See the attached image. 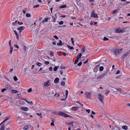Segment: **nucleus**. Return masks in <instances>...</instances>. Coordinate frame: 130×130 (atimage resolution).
Wrapping results in <instances>:
<instances>
[{
	"mask_svg": "<svg viewBox=\"0 0 130 130\" xmlns=\"http://www.w3.org/2000/svg\"><path fill=\"white\" fill-rule=\"evenodd\" d=\"M30 115V114L28 113H25V115L27 116H28Z\"/></svg>",
	"mask_w": 130,
	"mask_h": 130,
	"instance_id": "obj_56",
	"label": "nucleus"
},
{
	"mask_svg": "<svg viewBox=\"0 0 130 130\" xmlns=\"http://www.w3.org/2000/svg\"><path fill=\"white\" fill-rule=\"evenodd\" d=\"M7 89L6 88H4L2 89L1 91L2 92H4V91H5Z\"/></svg>",
	"mask_w": 130,
	"mask_h": 130,
	"instance_id": "obj_44",
	"label": "nucleus"
},
{
	"mask_svg": "<svg viewBox=\"0 0 130 130\" xmlns=\"http://www.w3.org/2000/svg\"><path fill=\"white\" fill-rule=\"evenodd\" d=\"M82 53H80L77 56V58H78V59H80L82 56Z\"/></svg>",
	"mask_w": 130,
	"mask_h": 130,
	"instance_id": "obj_23",
	"label": "nucleus"
},
{
	"mask_svg": "<svg viewBox=\"0 0 130 130\" xmlns=\"http://www.w3.org/2000/svg\"><path fill=\"white\" fill-rule=\"evenodd\" d=\"M21 109L22 110L26 111L28 110V108L27 107H21Z\"/></svg>",
	"mask_w": 130,
	"mask_h": 130,
	"instance_id": "obj_12",
	"label": "nucleus"
},
{
	"mask_svg": "<svg viewBox=\"0 0 130 130\" xmlns=\"http://www.w3.org/2000/svg\"><path fill=\"white\" fill-rule=\"evenodd\" d=\"M110 92V91L109 90H107L106 91V93L108 94V93Z\"/></svg>",
	"mask_w": 130,
	"mask_h": 130,
	"instance_id": "obj_61",
	"label": "nucleus"
},
{
	"mask_svg": "<svg viewBox=\"0 0 130 130\" xmlns=\"http://www.w3.org/2000/svg\"><path fill=\"white\" fill-rule=\"evenodd\" d=\"M13 50V48L12 47H10V54H11Z\"/></svg>",
	"mask_w": 130,
	"mask_h": 130,
	"instance_id": "obj_25",
	"label": "nucleus"
},
{
	"mask_svg": "<svg viewBox=\"0 0 130 130\" xmlns=\"http://www.w3.org/2000/svg\"><path fill=\"white\" fill-rule=\"evenodd\" d=\"M79 108L78 107H74L71 108V110L74 111H76Z\"/></svg>",
	"mask_w": 130,
	"mask_h": 130,
	"instance_id": "obj_9",
	"label": "nucleus"
},
{
	"mask_svg": "<svg viewBox=\"0 0 130 130\" xmlns=\"http://www.w3.org/2000/svg\"><path fill=\"white\" fill-rule=\"evenodd\" d=\"M23 23L22 22H20L18 21V24L19 25H21L23 24Z\"/></svg>",
	"mask_w": 130,
	"mask_h": 130,
	"instance_id": "obj_37",
	"label": "nucleus"
},
{
	"mask_svg": "<svg viewBox=\"0 0 130 130\" xmlns=\"http://www.w3.org/2000/svg\"><path fill=\"white\" fill-rule=\"evenodd\" d=\"M58 68V66H55L54 67V70L55 71H56Z\"/></svg>",
	"mask_w": 130,
	"mask_h": 130,
	"instance_id": "obj_28",
	"label": "nucleus"
},
{
	"mask_svg": "<svg viewBox=\"0 0 130 130\" xmlns=\"http://www.w3.org/2000/svg\"><path fill=\"white\" fill-rule=\"evenodd\" d=\"M51 80H48L47 81L45 82L43 84L44 87H48L50 85Z\"/></svg>",
	"mask_w": 130,
	"mask_h": 130,
	"instance_id": "obj_5",
	"label": "nucleus"
},
{
	"mask_svg": "<svg viewBox=\"0 0 130 130\" xmlns=\"http://www.w3.org/2000/svg\"><path fill=\"white\" fill-rule=\"evenodd\" d=\"M32 89L31 88H30L27 91L28 92H30L32 91Z\"/></svg>",
	"mask_w": 130,
	"mask_h": 130,
	"instance_id": "obj_49",
	"label": "nucleus"
},
{
	"mask_svg": "<svg viewBox=\"0 0 130 130\" xmlns=\"http://www.w3.org/2000/svg\"><path fill=\"white\" fill-rule=\"evenodd\" d=\"M122 129L125 130H127L128 128V127L126 125H124L122 126Z\"/></svg>",
	"mask_w": 130,
	"mask_h": 130,
	"instance_id": "obj_15",
	"label": "nucleus"
},
{
	"mask_svg": "<svg viewBox=\"0 0 130 130\" xmlns=\"http://www.w3.org/2000/svg\"><path fill=\"white\" fill-rule=\"evenodd\" d=\"M61 85L62 86H64L65 85V82L64 81H63L61 82Z\"/></svg>",
	"mask_w": 130,
	"mask_h": 130,
	"instance_id": "obj_33",
	"label": "nucleus"
},
{
	"mask_svg": "<svg viewBox=\"0 0 130 130\" xmlns=\"http://www.w3.org/2000/svg\"><path fill=\"white\" fill-rule=\"evenodd\" d=\"M103 40L104 41H108L109 40V39L105 37L104 38Z\"/></svg>",
	"mask_w": 130,
	"mask_h": 130,
	"instance_id": "obj_36",
	"label": "nucleus"
},
{
	"mask_svg": "<svg viewBox=\"0 0 130 130\" xmlns=\"http://www.w3.org/2000/svg\"><path fill=\"white\" fill-rule=\"evenodd\" d=\"M18 24V21L16 20L15 22H13L12 23V26L17 25Z\"/></svg>",
	"mask_w": 130,
	"mask_h": 130,
	"instance_id": "obj_18",
	"label": "nucleus"
},
{
	"mask_svg": "<svg viewBox=\"0 0 130 130\" xmlns=\"http://www.w3.org/2000/svg\"><path fill=\"white\" fill-rule=\"evenodd\" d=\"M105 74H102L101 75H100L97 77V79H100L102 78H103V77H104L105 75Z\"/></svg>",
	"mask_w": 130,
	"mask_h": 130,
	"instance_id": "obj_10",
	"label": "nucleus"
},
{
	"mask_svg": "<svg viewBox=\"0 0 130 130\" xmlns=\"http://www.w3.org/2000/svg\"><path fill=\"white\" fill-rule=\"evenodd\" d=\"M9 118V117H7L5 119V120H4V121L5 122L6 121L8 120Z\"/></svg>",
	"mask_w": 130,
	"mask_h": 130,
	"instance_id": "obj_48",
	"label": "nucleus"
},
{
	"mask_svg": "<svg viewBox=\"0 0 130 130\" xmlns=\"http://www.w3.org/2000/svg\"><path fill=\"white\" fill-rule=\"evenodd\" d=\"M89 59H88L87 60H86V61H85L84 62V64H86V63L88 61Z\"/></svg>",
	"mask_w": 130,
	"mask_h": 130,
	"instance_id": "obj_54",
	"label": "nucleus"
},
{
	"mask_svg": "<svg viewBox=\"0 0 130 130\" xmlns=\"http://www.w3.org/2000/svg\"><path fill=\"white\" fill-rule=\"evenodd\" d=\"M36 114L37 115L40 116L41 118H42V117L41 116V115H42L41 113H36Z\"/></svg>",
	"mask_w": 130,
	"mask_h": 130,
	"instance_id": "obj_43",
	"label": "nucleus"
},
{
	"mask_svg": "<svg viewBox=\"0 0 130 130\" xmlns=\"http://www.w3.org/2000/svg\"><path fill=\"white\" fill-rule=\"evenodd\" d=\"M54 37L56 39H59L58 37L56 35L54 36Z\"/></svg>",
	"mask_w": 130,
	"mask_h": 130,
	"instance_id": "obj_50",
	"label": "nucleus"
},
{
	"mask_svg": "<svg viewBox=\"0 0 130 130\" xmlns=\"http://www.w3.org/2000/svg\"><path fill=\"white\" fill-rule=\"evenodd\" d=\"M82 53H84L85 50V47H83L82 49Z\"/></svg>",
	"mask_w": 130,
	"mask_h": 130,
	"instance_id": "obj_41",
	"label": "nucleus"
},
{
	"mask_svg": "<svg viewBox=\"0 0 130 130\" xmlns=\"http://www.w3.org/2000/svg\"><path fill=\"white\" fill-rule=\"evenodd\" d=\"M40 106L39 104H37L36 105V109L37 110L40 108Z\"/></svg>",
	"mask_w": 130,
	"mask_h": 130,
	"instance_id": "obj_21",
	"label": "nucleus"
},
{
	"mask_svg": "<svg viewBox=\"0 0 130 130\" xmlns=\"http://www.w3.org/2000/svg\"><path fill=\"white\" fill-rule=\"evenodd\" d=\"M55 96H56L57 97H58V96H59L60 95L59 94H57V93H56L55 94Z\"/></svg>",
	"mask_w": 130,
	"mask_h": 130,
	"instance_id": "obj_51",
	"label": "nucleus"
},
{
	"mask_svg": "<svg viewBox=\"0 0 130 130\" xmlns=\"http://www.w3.org/2000/svg\"><path fill=\"white\" fill-rule=\"evenodd\" d=\"M49 63V62L48 61H46L44 62V63L46 65H48Z\"/></svg>",
	"mask_w": 130,
	"mask_h": 130,
	"instance_id": "obj_38",
	"label": "nucleus"
},
{
	"mask_svg": "<svg viewBox=\"0 0 130 130\" xmlns=\"http://www.w3.org/2000/svg\"><path fill=\"white\" fill-rule=\"evenodd\" d=\"M5 127V126L4 124L0 128V130H4Z\"/></svg>",
	"mask_w": 130,
	"mask_h": 130,
	"instance_id": "obj_22",
	"label": "nucleus"
},
{
	"mask_svg": "<svg viewBox=\"0 0 130 130\" xmlns=\"http://www.w3.org/2000/svg\"><path fill=\"white\" fill-rule=\"evenodd\" d=\"M40 6V5L39 4L37 5H35L33 6V7L34 8H37L39 7Z\"/></svg>",
	"mask_w": 130,
	"mask_h": 130,
	"instance_id": "obj_34",
	"label": "nucleus"
},
{
	"mask_svg": "<svg viewBox=\"0 0 130 130\" xmlns=\"http://www.w3.org/2000/svg\"><path fill=\"white\" fill-rule=\"evenodd\" d=\"M123 49V48H121L120 49L116 50L115 52V55H119L121 53Z\"/></svg>",
	"mask_w": 130,
	"mask_h": 130,
	"instance_id": "obj_6",
	"label": "nucleus"
},
{
	"mask_svg": "<svg viewBox=\"0 0 130 130\" xmlns=\"http://www.w3.org/2000/svg\"><path fill=\"white\" fill-rule=\"evenodd\" d=\"M79 59H78V58H77L76 59V60H75V62H74V64H76L78 62V61Z\"/></svg>",
	"mask_w": 130,
	"mask_h": 130,
	"instance_id": "obj_35",
	"label": "nucleus"
},
{
	"mask_svg": "<svg viewBox=\"0 0 130 130\" xmlns=\"http://www.w3.org/2000/svg\"><path fill=\"white\" fill-rule=\"evenodd\" d=\"M116 90L118 91L119 92H121V89L120 88H116Z\"/></svg>",
	"mask_w": 130,
	"mask_h": 130,
	"instance_id": "obj_40",
	"label": "nucleus"
},
{
	"mask_svg": "<svg viewBox=\"0 0 130 130\" xmlns=\"http://www.w3.org/2000/svg\"><path fill=\"white\" fill-rule=\"evenodd\" d=\"M50 55L52 56H54L53 53L52 52V51H51V52Z\"/></svg>",
	"mask_w": 130,
	"mask_h": 130,
	"instance_id": "obj_58",
	"label": "nucleus"
},
{
	"mask_svg": "<svg viewBox=\"0 0 130 130\" xmlns=\"http://www.w3.org/2000/svg\"><path fill=\"white\" fill-rule=\"evenodd\" d=\"M124 30L122 29H120L119 28L117 29L116 30V32H124Z\"/></svg>",
	"mask_w": 130,
	"mask_h": 130,
	"instance_id": "obj_8",
	"label": "nucleus"
},
{
	"mask_svg": "<svg viewBox=\"0 0 130 130\" xmlns=\"http://www.w3.org/2000/svg\"><path fill=\"white\" fill-rule=\"evenodd\" d=\"M54 122H53L51 123V125L52 126V125H54Z\"/></svg>",
	"mask_w": 130,
	"mask_h": 130,
	"instance_id": "obj_64",
	"label": "nucleus"
},
{
	"mask_svg": "<svg viewBox=\"0 0 130 130\" xmlns=\"http://www.w3.org/2000/svg\"><path fill=\"white\" fill-rule=\"evenodd\" d=\"M126 2V3L125 4V5H126L128 4H129L130 3V2L129 1H128V2Z\"/></svg>",
	"mask_w": 130,
	"mask_h": 130,
	"instance_id": "obj_59",
	"label": "nucleus"
},
{
	"mask_svg": "<svg viewBox=\"0 0 130 130\" xmlns=\"http://www.w3.org/2000/svg\"><path fill=\"white\" fill-rule=\"evenodd\" d=\"M117 11H118L117 10H113L112 11V14L115 13H116L117 12Z\"/></svg>",
	"mask_w": 130,
	"mask_h": 130,
	"instance_id": "obj_39",
	"label": "nucleus"
},
{
	"mask_svg": "<svg viewBox=\"0 0 130 130\" xmlns=\"http://www.w3.org/2000/svg\"><path fill=\"white\" fill-rule=\"evenodd\" d=\"M98 98L100 102L102 103H104V96L99 94L98 95Z\"/></svg>",
	"mask_w": 130,
	"mask_h": 130,
	"instance_id": "obj_3",
	"label": "nucleus"
},
{
	"mask_svg": "<svg viewBox=\"0 0 130 130\" xmlns=\"http://www.w3.org/2000/svg\"><path fill=\"white\" fill-rule=\"evenodd\" d=\"M120 71H119V70H118V71L117 72H116V74H119V73H120Z\"/></svg>",
	"mask_w": 130,
	"mask_h": 130,
	"instance_id": "obj_60",
	"label": "nucleus"
},
{
	"mask_svg": "<svg viewBox=\"0 0 130 130\" xmlns=\"http://www.w3.org/2000/svg\"><path fill=\"white\" fill-rule=\"evenodd\" d=\"M13 79L14 80L16 81L18 80V78L16 76H15L13 77Z\"/></svg>",
	"mask_w": 130,
	"mask_h": 130,
	"instance_id": "obj_32",
	"label": "nucleus"
},
{
	"mask_svg": "<svg viewBox=\"0 0 130 130\" xmlns=\"http://www.w3.org/2000/svg\"><path fill=\"white\" fill-rule=\"evenodd\" d=\"M84 58H84V56L81 57L80 58V60L81 61H82L84 59Z\"/></svg>",
	"mask_w": 130,
	"mask_h": 130,
	"instance_id": "obj_53",
	"label": "nucleus"
},
{
	"mask_svg": "<svg viewBox=\"0 0 130 130\" xmlns=\"http://www.w3.org/2000/svg\"><path fill=\"white\" fill-rule=\"evenodd\" d=\"M25 28V27L24 26H21L18 27L17 28V30L19 31L18 33L16 30H13L18 40L19 39V38L20 37H21V33Z\"/></svg>",
	"mask_w": 130,
	"mask_h": 130,
	"instance_id": "obj_1",
	"label": "nucleus"
},
{
	"mask_svg": "<svg viewBox=\"0 0 130 130\" xmlns=\"http://www.w3.org/2000/svg\"><path fill=\"white\" fill-rule=\"evenodd\" d=\"M67 7V6L66 4L62 5L59 7V9H62L66 8Z\"/></svg>",
	"mask_w": 130,
	"mask_h": 130,
	"instance_id": "obj_14",
	"label": "nucleus"
},
{
	"mask_svg": "<svg viewBox=\"0 0 130 130\" xmlns=\"http://www.w3.org/2000/svg\"><path fill=\"white\" fill-rule=\"evenodd\" d=\"M18 92V91L17 90H12L11 91V93H17Z\"/></svg>",
	"mask_w": 130,
	"mask_h": 130,
	"instance_id": "obj_20",
	"label": "nucleus"
},
{
	"mask_svg": "<svg viewBox=\"0 0 130 130\" xmlns=\"http://www.w3.org/2000/svg\"><path fill=\"white\" fill-rule=\"evenodd\" d=\"M42 63L40 62H38L37 63V65L39 67H40L42 65Z\"/></svg>",
	"mask_w": 130,
	"mask_h": 130,
	"instance_id": "obj_29",
	"label": "nucleus"
},
{
	"mask_svg": "<svg viewBox=\"0 0 130 130\" xmlns=\"http://www.w3.org/2000/svg\"><path fill=\"white\" fill-rule=\"evenodd\" d=\"M26 16L27 17H30L31 16V15L29 13H27L26 14Z\"/></svg>",
	"mask_w": 130,
	"mask_h": 130,
	"instance_id": "obj_30",
	"label": "nucleus"
},
{
	"mask_svg": "<svg viewBox=\"0 0 130 130\" xmlns=\"http://www.w3.org/2000/svg\"><path fill=\"white\" fill-rule=\"evenodd\" d=\"M48 19L47 18H45L44 20L42 21V22L43 23H44L45 22H47Z\"/></svg>",
	"mask_w": 130,
	"mask_h": 130,
	"instance_id": "obj_19",
	"label": "nucleus"
},
{
	"mask_svg": "<svg viewBox=\"0 0 130 130\" xmlns=\"http://www.w3.org/2000/svg\"><path fill=\"white\" fill-rule=\"evenodd\" d=\"M63 24V22L62 21H61L59 22V25H62Z\"/></svg>",
	"mask_w": 130,
	"mask_h": 130,
	"instance_id": "obj_42",
	"label": "nucleus"
},
{
	"mask_svg": "<svg viewBox=\"0 0 130 130\" xmlns=\"http://www.w3.org/2000/svg\"><path fill=\"white\" fill-rule=\"evenodd\" d=\"M14 46L15 47L17 48L18 49L19 48V47L16 44H14Z\"/></svg>",
	"mask_w": 130,
	"mask_h": 130,
	"instance_id": "obj_47",
	"label": "nucleus"
},
{
	"mask_svg": "<svg viewBox=\"0 0 130 130\" xmlns=\"http://www.w3.org/2000/svg\"><path fill=\"white\" fill-rule=\"evenodd\" d=\"M128 52H126L123 55L122 57V59H124L126 56H127L128 54Z\"/></svg>",
	"mask_w": 130,
	"mask_h": 130,
	"instance_id": "obj_11",
	"label": "nucleus"
},
{
	"mask_svg": "<svg viewBox=\"0 0 130 130\" xmlns=\"http://www.w3.org/2000/svg\"><path fill=\"white\" fill-rule=\"evenodd\" d=\"M30 127V125H26L24 127H23V129L24 130H27V129Z\"/></svg>",
	"mask_w": 130,
	"mask_h": 130,
	"instance_id": "obj_16",
	"label": "nucleus"
},
{
	"mask_svg": "<svg viewBox=\"0 0 130 130\" xmlns=\"http://www.w3.org/2000/svg\"><path fill=\"white\" fill-rule=\"evenodd\" d=\"M62 42L61 40H60L59 42L57 43V45H62Z\"/></svg>",
	"mask_w": 130,
	"mask_h": 130,
	"instance_id": "obj_24",
	"label": "nucleus"
},
{
	"mask_svg": "<svg viewBox=\"0 0 130 130\" xmlns=\"http://www.w3.org/2000/svg\"><path fill=\"white\" fill-rule=\"evenodd\" d=\"M91 16V17L93 18H98V16L95 13L94 11V10H93L92 11Z\"/></svg>",
	"mask_w": 130,
	"mask_h": 130,
	"instance_id": "obj_7",
	"label": "nucleus"
},
{
	"mask_svg": "<svg viewBox=\"0 0 130 130\" xmlns=\"http://www.w3.org/2000/svg\"><path fill=\"white\" fill-rule=\"evenodd\" d=\"M86 111L88 113H89L90 112V110L89 109H86Z\"/></svg>",
	"mask_w": 130,
	"mask_h": 130,
	"instance_id": "obj_55",
	"label": "nucleus"
},
{
	"mask_svg": "<svg viewBox=\"0 0 130 130\" xmlns=\"http://www.w3.org/2000/svg\"><path fill=\"white\" fill-rule=\"evenodd\" d=\"M92 93L90 92L86 91L85 92V96L88 99L91 98Z\"/></svg>",
	"mask_w": 130,
	"mask_h": 130,
	"instance_id": "obj_2",
	"label": "nucleus"
},
{
	"mask_svg": "<svg viewBox=\"0 0 130 130\" xmlns=\"http://www.w3.org/2000/svg\"><path fill=\"white\" fill-rule=\"evenodd\" d=\"M11 40H10L9 41V46H10V47H12L11 45Z\"/></svg>",
	"mask_w": 130,
	"mask_h": 130,
	"instance_id": "obj_46",
	"label": "nucleus"
},
{
	"mask_svg": "<svg viewBox=\"0 0 130 130\" xmlns=\"http://www.w3.org/2000/svg\"><path fill=\"white\" fill-rule=\"evenodd\" d=\"M82 64V62H79L77 64V65L78 66H81Z\"/></svg>",
	"mask_w": 130,
	"mask_h": 130,
	"instance_id": "obj_45",
	"label": "nucleus"
},
{
	"mask_svg": "<svg viewBox=\"0 0 130 130\" xmlns=\"http://www.w3.org/2000/svg\"><path fill=\"white\" fill-rule=\"evenodd\" d=\"M59 78L58 77H56L55 79L54 80V83L56 84L58 83H59Z\"/></svg>",
	"mask_w": 130,
	"mask_h": 130,
	"instance_id": "obj_13",
	"label": "nucleus"
},
{
	"mask_svg": "<svg viewBox=\"0 0 130 130\" xmlns=\"http://www.w3.org/2000/svg\"><path fill=\"white\" fill-rule=\"evenodd\" d=\"M68 92H69L68 91V90H66V98H65V99H66L67 98V97L68 96Z\"/></svg>",
	"mask_w": 130,
	"mask_h": 130,
	"instance_id": "obj_26",
	"label": "nucleus"
},
{
	"mask_svg": "<svg viewBox=\"0 0 130 130\" xmlns=\"http://www.w3.org/2000/svg\"><path fill=\"white\" fill-rule=\"evenodd\" d=\"M58 114L60 116H62V117L64 118H66L67 117H70V116H69L67 114L65 113L64 112H63L60 111L58 113Z\"/></svg>",
	"mask_w": 130,
	"mask_h": 130,
	"instance_id": "obj_4",
	"label": "nucleus"
},
{
	"mask_svg": "<svg viewBox=\"0 0 130 130\" xmlns=\"http://www.w3.org/2000/svg\"><path fill=\"white\" fill-rule=\"evenodd\" d=\"M65 68L64 66H61L60 67V68L61 69H64Z\"/></svg>",
	"mask_w": 130,
	"mask_h": 130,
	"instance_id": "obj_62",
	"label": "nucleus"
},
{
	"mask_svg": "<svg viewBox=\"0 0 130 130\" xmlns=\"http://www.w3.org/2000/svg\"><path fill=\"white\" fill-rule=\"evenodd\" d=\"M68 47L71 50H73L74 49V48L73 47L71 46H70L68 45Z\"/></svg>",
	"mask_w": 130,
	"mask_h": 130,
	"instance_id": "obj_31",
	"label": "nucleus"
},
{
	"mask_svg": "<svg viewBox=\"0 0 130 130\" xmlns=\"http://www.w3.org/2000/svg\"><path fill=\"white\" fill-rule=\"evenodd\" d=\"M94 22L93 21H92L91 22V23L90 24V25H92L93 24V23Z\"/></svg>",
	"mask_w": 130,
	"mask_h": 130,
	"instance_id": "obj_63",
	"label": "nucleus"
},
{
	"mask_svg": "<svg viewBox=\"0 0 130 130\" xmlns=\"http://www.w3.org/2000/svg\"><path fill=\"white\" fill-rule=\"evenodd\" d=\"M104 69V67L103 66H101L99 68V70L100 71H102Z\"/></svg>",
	"mask_w": 130,
	"mask_h": 130,
	"instance_id": "obj_27",
	"label": "nucleus"
},
{
	"mask_svg": "<svg viewBox=\"0 0 130 130\" xmlns=\"http://www.w3.org/2000/svg\"><path fill=\"white\" fill-rule=\"evenodd\" d=\"M112 130H120V129L118 126H115L112 128Z\"/></svg>",
	"mask_w": 130,
	"mask_h": 130,
	"instance_id": "obj_17",
	"label": "nucleus"
},
{
	"mask_svg": "<svg viewBox=\"0 0 130 130\" xmlns=\"http://www.w3.org/2000/svg\"><path fill=\"white\" fill-rule=\"evenodd\" d=\"M71 40L72 41V43H74V42L73 40V38H71Z\"/></svg>",
	"mask_w": 130,
	"mask_h": 130,
	"instance_id": "obj_57",
	"label": "nucleus"
},
{
	"mask_svg": "<svg viewBox=\"0 0 130 130\" xmlns=\"http://www.w3.org/2000/svg\"><path fill=\"white\" fill-rule=\"evenodd\" d=\"M49 70L50 71H52L53 70V68L52 67H50L49 68Z\"/></svg>",
	"mask_w": 130,
	"mask_h": 130,
	"instance_id": "obj_52",
	"label": "nucleus"
}]
</instances>
